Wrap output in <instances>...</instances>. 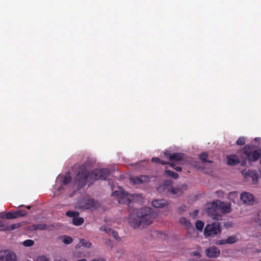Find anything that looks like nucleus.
Returning a JSON list of instances; mask_svg holds the SVG:
<instances>
[{"mask_svg": "<svg viewBox=\"0 0 261 261\" xmlns=\"http://www.w3.org/2000/svg\"><path fill=\"white\" fill-rule=\"evenodd\" d=\"M110 170L107 168L94 169L88 172L87 167L82 165L77 169V174L75 178L77 190L85 186L88 181L98 179L105 180L110 174Z\"/></svg>", "mask_w": 261, "mask_h": 261, "instance_id": "1", "label": "nucleus"}, {"mask_svg": "<svg viewBox=\"0 0 261 261\" xmlns=\"http://www.w3.org/2000/svg\"><path fill=\"white\" fill-rule=\"evenodd\" d=\"M153 212L149 207L134 211L129 216L128 222L134 229H142L152 223Z\"/></svg>", "mask_w": 261, "mask_h": 261, "instance_id": "2", "label": "nucleus"}, {"mask_svg": "<svg viewBox=\"0 0 261 261\" xmlns=\"http://www.w3.org/2000/svg\"><path fill=\"white\" fill-rule=\"evenodd\" d=\"M241 153L245 156V159L241 162V166H245L247 160L249 162L257 161L261 156V149L254 150V146L247 144L243 147Z\"/></svg>", "mask_w": 261, "mask_h": 261, "instance_id": "3", "label": "nucleus"}, {"mask_svg": "<svg viewBox=\"0 0 261 261\" xmlns=\"http://www.w3.org/2000/svg\"><path fill=\"white\" fill-rule=\"evenodd\" d=\"M221 232V228L220 223L216 222L211 224H208L204 229L203 234L205 238L208 237H214L220 234Z\"/></svg>", "mask_w": 261, "mask_h": 261, "instance_id": "4", "label": "nucleus"}, {"mask_svg": "<svg viewBox=\"0 0 261 261\" xmlns=\"http://www.w3.org/2000/svg\"><path fill=\"white\" fill-rule=\"evenodd\" d=\"M205 209L208 216L217 220L221 219V215L218 207V203L217 202L213 201L207 204Z\"/></svg>", "mask_w": 261, "mask_h": 261, "instance_id": "5", "label": "nucleus"}, {"mask_svg": "<svg viewBox=\"0 0 261 261\" xmlns=\"http://www.w3.org/2000/svg\"><path fill=\"white\" fill-rule=\"evenodd\" d=\"M164 156L172 162L171 163H169L168 164L171 167H174L175 163L179 164L180 162L184 160L185 154L182 153L178 152L171 153L169 151L166 150L164 152Z\"/></svg>", "mask_w": 261, "mask_h": 261, "instance_id": "6", "label": "nucleus"}, {"mask_svg": "<svg viewBox=\"0 0 261 261\" xmlns=\"http://www.w3.org/2000/svg\"><path fill=\"white\" fill-rule=\"evenodd\" d=\"M112 195L117 198L118 201L120 204H128L130 203V195L122 189L113 192Z\"/></svg>", "mask_w": 261, "mask_h": 261, "instance_id": "7", "label": "nucleus"}, {"mask_svg": "<svg viewBox=\"0 0 261 261\" xmlns=\"http://www.w3.org/2000/svg\"><path fill=\"white\" fill-rule=\"evenodd\" d=\"M0 261H17L16 255L10 250H1Z\"/></svg>", "mask_w": 261, "mask_h": 261, "instance_id": "8", "label": "nucleus"}, {"mask_svg": "<svg viewBox=\"0 0 261 261\" xmlns=\"http://www.w3.org/2000/svg\"><path fill=\"white\" fill-rule=\"evenodd\" d=\"M206 255L209 258H216L220 256V250L216 246H212L205 250Z\"/></svg>", "mask_w": 261, "mask_h": 261, "instance_id": "9", "label": "nucleus"}, {"mask_svg": "<svg viewBox=\"0 0 261 261\" xmlns=\"http://www.w3.org/2000/svg\"><path fill=\"white\" fill-rule=\"evenodd\" d=\"M242 172L246 178H251L252 181L254 183L257 182L258 180V174L256 171L251 170L246 171L244 170Z\"/></svg>", "mask_w": 261, "mask_h": 261, "instance_id": "10", "label": "nucleus"}, {"mask_svg": "<svg viewBox=\"0 0 261 261\" xmlns=\"http://www.w3.org/2000/svg\"><path fill=\"white\" fill-rule=\"evenodd\" d=\"M254 196L248 192H243L241 194V199L248 205H252L254 202Z\"/></svg>", "mask_w": 261, "mask_h": 261, "instance_id": "11", "label": "nucleus"}, {"mask_svg": "<svg viewBox=\"0 0 261 261\" xmlns=\"http://www.w3.org/2000/svg\"><path fill=\"white\" fill-rule=\"evenodd\" d=\"M227 163L228 165L234 166L238 164L240 161L238 156L234 154H229L226 156Z\"/></svg>", "mask_w": 261, "mask_h": 261, "instance_id": "12", "label": "nucleus"}, {"mask_svg": "<svg viewBox=\"0 0 261 261\" xmlns=\"http://www.w3.org/2000/svg\"><path fill=\"white\" fill-rule=\"evenodd\" d=\"M179 221L180 223L188 231H189L190 230L195 231V229L189 220L185 217H181Z\"/></svg>", "mask_w": 261, "mask_h": 261, "instance_id": "13", "label": "nucleus"}, {"mask_svg": "<svg viewBox=\"0 0 261 261\" xmlns=\"http://www.w3.org/2000/svg\"><path fill=\"white\" fill-rule=\"evenodd\" d=\"M152 205L155 208H162L168 204V201L164 199H156L152 200Z\"/></svg>", "mask_w": 261, "mask_h": 261, "instance_id": "14", "label": "nucleus"}, {"mask_svg": "<svg viewBox=\"0 0 261 261\" xmlns=\"http://www.w3.org/2000/svg\"><path fill=\"white\" fill-rule=\"evenodd\" d=\"M149 180V177L146 175H141L139 177L130 178V181L133 184H140L143 182H147Z\"/></svg>", "mask_w": 261, "mask_h": 261, "instance_id": "15", "label": "nucleus"}, {"mask_svg": "<svg viewBox=\"0 0 261 261\" xmlns=\"http://www.w3.org/2000/svg\"><path fill=\"white\" fill-rule=\"evenodd\" d=\"M218 207L219 211L223 213H229L231 211L230 205L224 202L219 201Z\"/></svg>", "mask_w": 261, "mask_h": 261, "instance_id": "16", "label": "nucleus"}, {"mask_svg": "<svg viewBox=\"0 0 261 261\" xmlns=\"http://www.w3.org/2000/svg\"><path fill=\"white\" fill-rule=\"evenodd\" d=\"M100 229L112 235L116 240H120L118 233L112 229L108 228V227H101Z\"/></svg>", "mask_w": 261, "mask_h": 261, "instance_id": "17", "label": "nucleus"}, {"mask_svg": "<svg viewBox=\"0 0 261 261\" xmlns=\"http://www.w3.org/2000/svg\"><path fill=\"white\" fill-rule=\"evenodd\" d=\"M164 185V189H167L168 192H170L171 194L173 195L175 194H180L182 193V191L180 188H173L172 186H167Z\"/></svg>", "mask_w": 261, "mask_h": 261, "instance_id": "18", "label": "nucleus"}, {"mask_svg": "<svg viewBox=\"0 0 261 261\" xmlns=\"http://www.w3.org/2000/svg\"><path fill=\"white\" fill-rule=\"evenodd\" d=\"M92 244L91 242L82 239L80 240L79 243L76 246V248H80L81 246H83L86 248H90L92 247Z\"/></svg>", "mask_w": 261, "mask_h": 261, "instance_id": "19", "label": "nucleus"}, {"mask_svg": "<svg viewBox=\"0 0 261 261\" xmlns=\"http://www.w3.org/2000/svg\"><path fill=\"white\" fill-rule=\"evenodd\" d=\"M95 206V201L92 199H88L86 200L83 206L85 209H89Z\"/></svg>", "mask_w": 261, "mask_h": 261, "instance_id": "20", "label": "nucleus"}, {"mask_svg": "<svg viewBox=\"0 0 261 261\" xmlns=\"http://www.w3.org/2000/svg\"><path fill=\"white\" fill-rule=\"evenodd\" d=\"M84 222V219L79 216L75 217L74 218H72V223L75 226H80L82 225Z\"/></svg>", "mask_w": 261, "mask_h": 261, "instance_id": "21", "label": "nucleus"}, {"mask_svg": "<svg viewBox=\"0 0 261 261\" xmlns=\"http://www.w3.org/2000/svg\"><path fill=\"white\" fill-rule=\"evenodd\" d=\"M165 174L167 176L171 177L174 179H176L178 177V174L176 172L169 170H166L165 171Z\"/></svg>", "mask_w": 261, "mask_h": 261, "instance_id": "22", "label": "nucleus"}, {"mask_svg": "<svg viewBox=\"0 0 261 261\" xmlns=\"http://www.w3.org/2000/svg\"><path fill=\"white\" fill-rule=\"evenodd\" d=\"M208 156V155L207 153L202 152L199 154V158L203 163H206V162L212 163L213 161L207 160Z\"/></svg>", "mask_w": 261, "mask_h": 261, "instance_id": "23", "label": "nucleus"}, {"mask_svg": "<svg viewBox=\"0 0 261 261\" xmlns=\"http://www.w3.org/2000/svg\"><path fill=\"white\" fill-rule=\"evenodd\" d=\"M15 212L16 216V218L25 216L28 214V212L24 210H18L15 211Z\"/></svg>", "mask_w": 261, "mask_h": 261, "instance_id": "24", "label": "nucleus"}, {"mask_svg": "<svg viewBox=\"0 0 261 261\" xmlns=\"http://www.w3.org/2000/svg\"><path fill=\"white\" fill-rule=\"evenodd\" d=\"M32 227L34 230H45L46 229V225L45 224H34Z\"/></svg>", "mask_w": 261, "mask_h": 261, "instance_id": "25", "label": "nucleus"}, {"mask_svg": "<svg viewBox=\"0 0 261 261\" xmlns=\"http://www.w3.org/2000/svg\"><path fill=\"white\" fill-rule=\"evenodd\" d=\"M204 223L201 220H197L195 223V227L199 231H202Z\"/></svg>", "mask_w": 261, "mask_h": 261, "instance_id": "26", "label": "nucleus"}, {"mask_svg": "<svg viewBox=\"0 0 261 261\" xmlns=\"http://www.w3.org/2000/svg\"><path fill=\"white\" fill-rule=\"evenodd\" d=\"M62 238H63V240H62L63 242L65 244H67V245L70 244L73 241V239H72V238L71 237L67 236V235H64V236H62Z\"/></svg>", "mask_w": 261, "mask_h": 261, "instance_id": "27", "label": "nucleus"}, {"mask_svg": "<svg viewBox=\"0 0 261 261\" xmlns=\"http://www.w3.org/2000/svg\"><path fill=\"white\" fill-rule=\"evenodd\" d=\"M151 162L155 163H159L161 165H166L169 164V162L161 160L159 158L156 157L152 158Z\"/></svg>", "mask_w": 261, "mask_h": 261, "instance_id": "28", "label": "nucleus"}, {"mask_svg": "<svg viewBox=\"0 0 261 261\" xmlns=\"http://www.w3.org/2000/svg\"><path fill=\"white\" fill-rule=\"evenodd\" d=\"M66 215L67 216H68L71 218H74L75 217L79 216V213L78 212L73 211H68L66 213Z\"/></svg>", "mask_w": 261, "mask_h": 261, "instance_id": "29", "label": "nucleus"}, {"mask_svg": "<svg viewBox=\"0 0 261 261\" xmlns=\"http://www.w3.org/2000/svg\"><path fill=\"white\" fill-rule=\"evenodd\" d=\"M5 218L7 219H9V220L16 218V216L15 211L7 212L5 215Z\"/></svg>", "mask_w": 261, "mask_h": 261, "instance_id": "30", "label": "nucleus"}, {"mask_svg": "<svg viewBox=\"0 0 261 261\" xmlns=\"http://www.w3.org/2000/svg\"><path fill=\"white\" fill-rule=\"evenodd\" d=\"M226 240L227 244H232L235 243L237 241V237L235 236H229Z\"/></svg>", "mask_w": 261, "mask_h": 261, "instance_id": "31", "label": "nucleus"}, {"mask_svg": "<svg viewBox=\"0 0 261 261\" xmlns=\"http://www.w3.org/2000/svg\"><path fill=\"white\" fill-rule=\"evenodd\" d=\"M7 226L5 221L0 220V231L7 230Z\"/></svg>", "mask_w": 261, "mask_h": 261, "instance_id": "32", "label": "nucleus"}, {"mask_svg": "<svg viewBox=\"0 0 261 261\" xmlns=\"http://www.w3.org/2000/svg\"><path fill=\"white\" fill-rule=\"evenodd\" d=\"M71 181V178L69 175H65L64 176L63 181L62 184L64 185H66L69 184Z\"/></svg>", "mask_w": 261, "mask_h": 261, "instance_id": "33", "label": "nucleus"}, {"mask_svg": "<svg viewBox=\"0 0 261 261\" xmlns=\"http://www.w3.org/2000/svg\"><path fill=\"white\" fill-rule=\"evenodd\" d=\"M245 143L246 139L244 137H240L238 139L236 144L238 145H243Z\"/></svg>", "mask_w": 261, "mask_h": 261, "instance_id": "34", "label": "nucleus"}, {"mask_svg": "<svg viewBox=\"0 0 261 261\" xmlns=\"http://www.w3.org/2000/svg\"><path fill=\"white\" fill-rule=\"evenodd\" d=\"M20 226L19 223H14L7 226V230H12Z\"/></svg>", "mask_w": 261, "mask_h": 261, "instance_id": "35", "label": "nucleus"}, {"mask_svg": "<svg viewBox=\"0 0 261 261\" xmlns=\"http://www.w3.org/2000/svg\"><path fill=\"white\" fill-rule=\"evenodd\" d=\"M34 242L32 240H27L23 242V245L25 247H30L33 245Z\"/></svg>", "mask_w": 261, "mask_h": 261, "instance_id": "36", "label": "nucleus"}, {"mask_svg": "<svg viewBox=\"0 0 261 261\" xmlns=\"http://www.w3.org/2000/svg\"><path fill=\"white\" fill-rule=\"evenodd\" d=\"M215 244L217 245H223L226 244V240H217Z\"/></svg>", "mask_w": 261, "mask_h": 261, "instance_id": "37", "label": "nucleus"}, {"mask_svg": "<svg viewBox=\"0 0 261 261\" xmlns=\"http://www.w3.org/2000/svg\"><path fill=\"white\" fill-rule=\"evenodd\" d=\"M37 261H49V260L47 257H46L44 255H42V256H39L37 259Z\"/></svg>", "mask_w": 261, "mask_h": 261, "instance_id": "38", "label": "nucleus"}, {"mask_svg": "<svg viewBox=\"0 0 261 261\" xmlns=\"http://www.w3.org/2000/svg\"><path fill=\"white\" fill-rule=\"evenodd\" d=\"M173 168L177 172H180V171H182V168L181 167H179V166L175 167V166H174V167H173Z\"/></svg>", "mask_w": 261, "mask_h": 261, "instance_id": "39", "label": "nucleus"}, {"mask_svg": "<svg viewBox=\"0 0 261 261\" xmlns=\"http://www.w3.org/2000/svg\"><path fill=\"white\" fill-rule=\"evenodd\" d=\"M192 254L194 256H200V253L198 252H197V251H194V252H192Z\"/></svg>", "mask_w": 261, "mask_h": 261, "instance_id": "40", "label": "nucleus"}, {"mask_svg": "<svg viewBox=\"0 0 261 261\" xmlns=\"http://www.w3.org/2000/svg\"><path fill=\"white\" fill-rule=\"evenodd\" d=\"M91 261H106V259H103V258L99 257L97 259H93Z\"/></svg>", "mask_w": 261, "mask_h": 261, "instance_id": "41", "label": "nucleus"}, {"mask_svg": "<svg viewBox=\"0 0 261 261\" xmlns=\"http://www.w3.org/2000/svg\"><path fill=\"white\" fill-rule=\"evenodd\" d=\"M186 208V206L185 205H182L179 208V210L181 211H185Z\"/></svg>", "mask_w": 261, "mask_h": 261, "instance_id": "42", "label": "nucleus"}, {"mask_svg": "<svg viewBox=\"0 0 261 261\" xmlns=\"http://www.w3.org/2000/svg\"><path fill=\"white\" fill-rule=\"evenodd\" d=\"M198 213H199L198 210H195V211L193 212V214L194 216L195 217H196L198 215Z\"/></svg>", "mask_w": 261, "mask_h": 261, "instance_id": "43", "label": "nucleus"}, {"mask_svg": "<svg viewBox=\"0 0 261 261\" xmlns=\"http://www.w3.org/2000/svg\"><path fill=\"white\" fill-rule=\"evenodd\" d=\"M76 261H87V259H85V258H83V259H81L77 260Z\"/></svg>", "mask_w": 261, "mask_h": 261, "instance_id": "44", "label": "nucleus"}, {"mask_svg": "<svg viewBox=\"0 0 261 261\" xmlns=\"http://www.w3.org/2000/svg\"><path fill=\"white\" fill-rule=\"evenodd\" d=\"M26 207L27 209L30 210L31 207V206H27Z\"/></svg>", "mask_w": 261, "mask_h": 261, "instance_id": "45", "label": "nucleus"}, {"mask_svg": "<svg viewBox=\"0 0 261 261\" xmlns=\"http://www.w3.org/2000/svg\"><path fill=\"white\" fill-rule=\"evenodd\" d=\"M22 206H23V205H19L18 207H22Z\"/></svg>", "mask_w": 261, "mask_h": 261, "instance_id": "46", "label": "nucleus"}, {"mask_svg": "<svg viewBox=\"0 0 261 261\" xmlns=\"http://www.w3.org/2000/svg\"><path fill=\"white\" fill-rule=\"evenodd\" d=\"M260 219H259V221H260V225H261V221H260Z\"/></svg>", "mask_w": 261, "mask_h": 261, "instance_id": "47", "label": "nucleus"}, {"mask_svg": "<svg viewBox=\"0 0 261 261\" xmlns=\"http://www.w3.org/2000/svg\"><path fill=\"white\" fill-rule=\"evenodd\" d=\"M259 261H261V259H260Z\"/></svg>", "mask_w": 261, "mask_h": 261, "instance_id": "48", "label": "nucleus"}]
</instances>
